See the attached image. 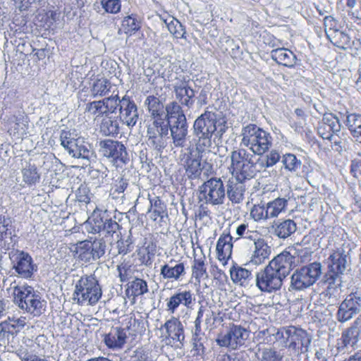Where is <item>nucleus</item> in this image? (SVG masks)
<instances>
[{
  "label": "nucleus",
  "instance_id": "13",
  "mask_svg": "<svg viewBox=\"0 0 361 361\" xmlns=\"http://www.w3.org/2000/svg\"><path fill=\"white\" fill-rule=\"evenodd\" d=\"M361 310V290H356L348 295L341 302L336 314L337 319L345 322Z\"/></svg>",
  "mask_w": 361,
  "mask_h": 361
},
{
  "label": "nucleus",
  "instance_id": "22",
  "mask_svg": "<svg viewBox=\"0 0 361 361\" xmlns=\"http://www.w3.org/2000/svg\"><path fill=\"white\" fill-rule=\"evenodd\" d=\"M245 180L236 176H233L228 180L227 195L232 203L239 204L243 200L244 193L246 190Z\"/></svg>",
  "mask_w": 361,
  "mask_h": 361
},
{
  "label": "nucleus",
  "instance_id": "24",
  "mask_svg": "<svg viewBox=\"0 0 361 361\" xmlns=\"http://www.w3.org/2000/svg\"><path fill=\"white\" fill-rule=\"evenodd\" d=\"M73 157L89 160L92 152L89 149V145L85 142L82 139H75L68 144V146L64 147Z\"/></svg>",
  "mask_w": 361,
  "mask_h": 361
},
{
  "label": "nucleus",
  "instance_id": "3",
  "mask_svg": "<svg viewBox=\"0 0 361 361\" xmlns=\"http://www.w3.org/2000/svg\"><path fill=\"white\" fill-rule=\"evenodd\" d=\"M216 123V115L212 111H205L195 121L193 130L197 137L195 147L198 154L212 152L216 148L212 137L217 130Z\"/></svg>",
  "mask_w": 361,
  "mask_h": 361
},
{
  "label": "nucleus",
  "instance_id": "16",
  "mask_svg": "<svg viewBox=\"0 0 361 361\" xmlns=\"http://www.w3.org/2000/svg\"><path fill=\"white\" fill-rule=\"evenodd\" d=\"M310 343L311 338L305 331L293 326L286 348L293 355H298L307 352Z\"/></svg>",
  "mask_w": 361,
  "mask_h": 361
},
{
  "label": "nucleus",
  "instance_id": "43",
  "mask_svg": "<svg viewBox=\"0 0 361 361\" xmlns=\"http://www.w3.org/2000/svg\"><path fill=\"white\" fill-rule=\"evenodd\" d=\"M89 244V240H84L79 242L77 245V253L80 260L85 262H90L91 261L97 260L94 256L93 257V252L91 250V247Z\"/></svg>",
  "mask_w": 361,
  "mask_h": 361
},
{
  "label": "nucleus",
  "instance_id": "18",
  "mask_svg": "<svg viewBox=\"0 0 361 361\" xmlns=\"http://www.w3.org/2000/svg\"><path fill=\"white\" fill-rule=\"evenodd\" d=\"M271 251V247L269 245L268 242L260 236L253 243V250L250 257V263L253 265L262 264L269 258Z\"/></svg>",
  "mask_w": 361,
  "mask_h": 361
},
{
  "label": "nucleus",
  "instance_id": "20",
  "mask_svg": "<svg viewBox=\"0 0 361 361\" xmlns=\"http://www.w3.org/2000/svg\"><path fill=\"white\" fill-rule=\"evenodd\" d=\"M288 250L283 251L281 254H286L290 257V271L298 263H305L310 260L312 251L309 247H303L301 243H296L293 247H288Z\"/></svg>",
  "mask_w": 361,
  "mask_h": 361
},
{
  "label": "nucleus",
  "instance_id": "32",
  "mask_svg": "<svg viewBox=\"0 0 361 361\" xmlns=\"http://www.w3.org/2000/svg\"><path fill=\"white\" fill-rule=\"evenodd\" d=\"M271 57L277 63L287 67H293L295 63V55L284 48L276 49L271 51Z\"/></svg>",
  "mask_w": 361,
  "mask_h": 361
},
{
  "label": "nucleus",
  "instance_id": "36",
  "mask_svg": "<svg viewBox=\"0 0 361 361\" xmlns=\"http://www.w3.org/2000/svg\"><path fill=\"white\" fill-rule=\"evenodd\" d=\"M232 237L230 235H221L216 244V252L218 259L221 261L226 260L231 255L233 245L231 243Z\"/></svg>",
  "mask_w": 361,
  "mask_h": 361
},
{
  "label": "nucleus",
  "instance_id": "51",
  "mask_svg": "<svg viewBox=\"0 0 361 361\" xmlns=\"http://www.w3.org/2000/svg\"><path fill=\"white\" fill-rule=\"evenodd\" d=\"M250 215L256 222L266 221L269 219L265 204H254L250 209Z\"/></svg>",
  "mask_w": 361,
  "mask_h": 361
},
{
  "label": "nucleus",
  "instance_id": "25",
  "mask_svg": "<svg viewBox=\"0 0 361 361\" xmlns=\"http://www.w3.org/2000/svg\"><path fill=\"white\" fill-rule=\"evenodd\" d=\"M176 99L188 107H190L193 104V98L195 97V91L188 85L185 81L177 82L173 86Z\"/></svg>",
  "mask_w": 361,
  "mask_h": 361
},
{
  "label": "nucleus",
  "instance_id": "62",
  "mask_svg": "<svg viewBox=\"0 0 361 361\" xmlns=\"http://www.w3.org/2000/svg\"><path fill=\"white\" fill-rule=\"evenodd\" d=\"M204 336H192L193 350L196 351V354L200 355L204 352Z\"/></svg>",
  "mask_w": 361,
  "mask_h": 361
},
{
  "label": "nucleus",
  "instance_id": "58",
  "mask_svg": "<svg viewBox=\"0 0 361 361\" xmlns=\"http://www.w3.org/2000/svg\"><path fill=\"white\" fill-rule=\"evenodd\" d=\"M281 156L278 151L273 149L265 157V163L262 162L263 167L269 168L274 166L279 160Z\"/></svg>",
  "mask_w": 361,
  "mask_h": 361
},
{
  "label": "nucleus",
  "instance_id": "64",
  "mask_svg": "<svg viewBox=\"0 0 361 361\" xmlns=\"http://www.w3.org/2000/svg\"><path fill=\"white\" fill-rule=\"evenodd\" d=\"M16 354L22 361H32L35 360V358H37L28 351L27 348L22 346L17 350Z\"/></svg>",
  "mask_w": 361,
  "mask_h": 361
},
{
  "label": "nucleus",
  "instance_id": "35",
  "mask_svg": "<svg viewBox=\"0 0 361 361\" xmlns=\"http://www.w3.org/2000/svg\"><path fill=\"white\" fill-rule=\"evenodd\" d=\"M205 260L206 257L202 253L200 255L195 253L192 266V276L198 283H200L202 279L207 277Z\"/></svg>",
  "mask_w": 361,
  "mask_h": 361
},
{
  "label": "nucleus",
  "instance_id": "57",
  "mask_svg": "<svg viewBox=\"0 0 361 361\" xmlns=\"http://www.w3.org/2000/svg\"><path fill=\"white\" fill-rule=\"evenodd\" d=\"M260 351V350H259ZM282 355L271 348L261 350L260 361H282Z\"/></svg>",
  "mask_w": 361,
  "mask_h": 361
},
{
  "label": "nucleus",
  "instance_id": "46",
  "mask_svg": "<svg viewBox=\"0 0 361 361\" xmlns=\"http://www.w3.org/2000/svg\"><path fill=\"white\" fill-rule=\"evenodd\" d=\"M230 274L233 281L236 283H239L240 285H243L252 275L249 270L240 267L231 268Z\"/></svg>",
  "mask_w": 361,
  "mask_h": 361
},
{
  "label": "nucleus",
  "instance_id": "44",
  "mask_svg": "<svg viewBox=\"0 0 361 361\" xmlns=\"http://www.w3.org/2000/svg\"><path fill=\"white\" fill-rule=\"evenodd\" d=\"M169 31L176 38H185L186 32L182 24L176 19L173 18H169V19L164 20Z\"/></svg>",
  "mask_w": 361,
  "mask_h": 361
},
{
  "label": "nucleus",
  "instance_id": "50",
  "mask_svg": "<svg viewBox=\"0 0 361 361\" xmlns=\"http://www.w3.org/2000/svg\"><path fill=\"white\" fill-rule=\"evenodd\" d=\"M282 163L284 168L290 171L296 172L301 166V161L293 154H286L282 157Z\"/></svg>",
  "mask_w": 361,
  "mask_h": 361
},
{
  "label": "nucleus",
  "instance_id": "4",
  "mask_svg": "<svg viewBox=\"0 0 361 361\" xmlns=\"http://www.w3.org/2000/svg\"><path fill=\"white\" fill-rule=\"evenodd\" d=\"M241 145L249 148L255 154L262 155L272 145L270 133L255 124H248L242 128Z\"/></svg>",
  "mask_w": 361,
  "mask_h": 361
},
{
  "label": "nucleus",
  "instance_id": "27",
  "mask_svg": "<svg viewBox=\"0 0 361 361\" xmlns=\"http://www.w3.org/2000/svg\"><path fill=\"white\" fill-rule=\"evenodd\" d=\"M273 233L279 238H286L295 232L296 224L291 219L277 220L272 224Z\"/></svg>",
  "mask_w": 361,
  "mask_h": 361
},
{
  "label": "nucleus",
  "instance_id": "10",
  "mask_svg": "<svg viewBox=\"0 0 361 361\" xmlns=\"http://www.w3.org/2000/svg\"><path fill=\"white\" fill-rule=\"evenodd\" d=\"M248 336L246 329L240 325L232 324L226 333L218 335L216 342L220 347L237 350L245 345Z\"/></svg>",
  "mask_w": 361,
  "mask_h": 361
},
{
  "label": "nucleus",
  "instance_id": "48",
  "mask_svg": "<svg viewBox=\"0 0 361 361\" xmlns=\"http://www.w3.org/2000/svg\"><path fill=\"white\" fill-rule=\"evenodd\" d=\"M111 84L106 79H98L94 82L92 86L91 94L94 97L104 96L109 92Z\"/></svg>",
  "mask_w": 361,
  "mask_h": 361
},
{
  "label": "nucleus",
  "instance_id": "29",
  "mask_svg": "<svg viewBox=\"0 0 361 361\" xmlns=\"http://www.w3.org/2000/svg\"><path fill=\"white\" fill-rule=\"evenodd\" d=\"M325 32L327 37L334 46L344 50L351 47L350 37L344 32L334 28L325 30Z\"/></svg>",
  "mask_w": 361,
  "mask_h": 361
},
{
  "label": "nucleus",
  "instance_id": "7",
  "mask_svg": "<svg viewBox=\"0 0 361 361\" xmlns=\"http://www.w3.org/2000/svg\"><path fill=\"white\" fill-rule=\"evenodd\" d=\"M322 274L319 262H312L297 269L291 276L290 287L297 290L307 288L320 278Z\"/></svg>",
  "mask_w": 361,
  "mask_h": 361
},
{
  "label": "nucleus",
  "instance_id": "37",
  "mask_svg": "<svg viewBox=\"0 0 361 361\" xmlns=\"http://www.w3.org/2000/svg\"><path fill=\"white\" fill-rule=\"evenodd\" d=\"M149 212L151 213V219L153 221H157L158 218L163 219L164 217L167 216L166 205L159 197L149 198Z\"/></svg>",
  "mask_w": 361,
  "mask_h": 361
},
{
  "label": "nucleus",
  "instance_id": "53",
  "mask_svg": "<svg viewBox=\"0 0 361 361\" xmlns=\"http://www.w3.org/2000/svg\"><path fill=\"white\" fill-rule=\"evenodd\" d=\"M121 26L126 34H131L140 29V23L133 15L125 17Z\"/></svg>",
  "mask_w": 361,
  "mask_h": 361
},
{
  "label": "nucleus",
  "instance_id": "31",
  "mask_svg": "<svg viewBox=\"0 0 361 361\" xmlns=\"http://www.w3.org/2000/svg\"><path fill=\"white\" fill-rule=\"evenodd\" d=\"M199 154L197 157H194L192 154L189 155L184 164L185 173L188 178L195 179L200 177L202 168L201 166L202 155Z\"/></svg>",
  "mask_w": 361,
  "mask_h": 361
},
{
  "label": "nucleus",
  "instance_id": "41",
  "mask_svg": "<svg viewBox=\"0 0 361 361\" xmlns=\"http://www.w3.org/2000/svg\"><path fill=\"white\" fill-rule=\"evenodd\" d=\"M286 204L287 200L284 198H276L265 204L269 219L277 217L285 209Z\"/></svg>",
  "mask_w": 361,
  "mask_h": 361
},
{
  "label": "nucleus",
  "instance_id": "5",
  "mask_svg": "<svg viewBox=\"0 0 361 361\" xmlns=\"http://www.w3.org/2000/svg\"><path fill=\"white\" fill-rule=\"evenodd\" d=\"M102 295V288L93 274L81 276L75 284L73 299L78 304L94 305Z\"/></svg>",
  "mask_w": 361,
  "mask_h": 361
},
{
  "label": "nucleus",
  "instance_id": "9",
  "mask_svg": "<svg viewBox=\"0 0 361 361\" xmlns=\"http://www.w3.org/2000/svg\"><path fill=\"white\" fill-rule=\"evenodd\" d=\"M147 145L160 153L166 147L169 137L168 124L164 119L153 120L147 126Z\"/></svg>",
  "mask_w": 361,
  "mask_h": 361
},
{
  "label": "nucleus",
  "instance_id": "42",
  "mask_svg": "<svg viewBox=\"0 0 361 361\" xmlns=\"http://www.w3.org/2000/svg\"><path fill=\"white\" fill-rule=\"evenodd\" d=\"M236 234L238 236V240L245 241L248 240L254 243L260 237L259 233L255 230L249 228L247 224H242L236 228Z\"/></svg>",
  "mask_w": 361,
  "mask_h": 361
},
{
  "label": "nucleus",
  "instance_id": "17",
  "mask_svg": "<svg viewBox=\"0 0 361 361\" xmlns=\"http://www.w3.org/2000/svg\"><path fill=\"white\" fill-rule=\"evenodd\" d=\"M116 97L111 96L87 104L85 111L95 116H107L116 111Z\"/></svg>",
  "mask_w": 361,
  "mask_h": 361
},
{
  "label": "nucleus",
  "instance_id": "49",
  "mask_svg": "<svg viewBox=\"0 0 361 361\" xmlns=\"http://www.w3.org/2000/svg\"><path fill=\"white\" fill-rule=\"evenodd\" d=\"M331 133L339 132L341 123L339 118L331 113L324 114L322 118V123Z\"/></svg>",
  "mask_w": 361,
  "mask_h": 361
},
{
  "label": "nucleus",
  "instance_id": "52",
  "mask_svg": "<svg viewBox=\"0 0 361 361\" xmlns=\"http://www.w3.org/2000/svg\"><path fill=\"white\" fill-rule=\"evenodd\" d=\"M91 247V250L93 252V256L97 259L101 258L106 251V243L102 238L95 239L94 241L89 240V244Z\"/></svg>",
  "mask_w": 361,
  "mask_h": 361
},
{
  "label": "nucleus",
  "instance_id": "59",
  "mask_svg": "<svg viewBox=\"0 0 361 361\" xmlns=\"http://www.w3.org/2000/svg\"><path fill=\"white\" fill-rule=\"evenodd\" d=\"M132 241L130 237L126 240L120 239L116 243V248L118 255H126L131 251Z\"/></svg>",
  "mask_w": 361,
  "mask_h": 361
},
{
  "label": "nucleus",
  "instance_id": "21",
  "mask_svg": "<svg viewBox=\"0 0 361 361\" xmlns=\"http://www.w3.org/2000/svg\"><path fill=\"white\" fill-rule=\"evenodd\" d=\"M126 329L120 327H112L108 334L104 335V342L111 349H121L126 342Z\"/></svg>",
  "mask_w": 361,
  "mask_h": 361
},
{
  "label": "nucleus",
  "instance_id": "45",
  "mask_svg": "<svg viewBox=\"0 0 361 361\" xmlns=\"http://www.w3.org/2000/svg\"><path fill=\"white\" fill-rule=\"evenodd\" d=\"M27 126L26 122L16 118L14 121L10 123L8 132L17 139H22L23 135L27 133Z\"/></svg>",
  "mask_w": 361,
  "mask_h": 361
},
{
  "label": "nucleus",
  "instance_id": "28",
  "mask_svg": "<svg viewBox=\"0 0 361 361\" xmlns=\"http://www.w3.org/2000/svg\"><path fill=\"white\" fill-rule=\"evenodd\" d=\"M161 328L166 331V337L171 338L173 341H178L180 343L184 341L183 326L178 319L173 317L166 321Z\"/></svg>",
  "mask_w": 361,
  "mask_h": 361
},
{
  "label": "nucleus",
  "instance_id": "63",
  "mask_svg": "<svg viewBox=\"0 0 361 361\" xmlns=\"http://www.w3.org/2000/svg\"><path fill=\"white\" fill-rule=\"evenodd\" d=\"M117 271L118 272L121 281L125 282L129 279L131 272L130 266L121 264L117 266Z\"/></svg>",
  "mask_w": 361,
  "mask_h": 361
},
{
  "label": "nucleus",
  "instance_id": "11",
  "mask_svg": "<svg viewBox=\"0 0 361 361\" xmlns=\"http://www.w3.org/2000/svg\"><path fill=\"white\" fill-rule=\"evenodd\" d=\"M348 254L343 248H338L328 258L329 271L324 281L329 285L334 284L339 276L345 271L348 263Z\"/></svg>",
  "mask_w": 361,
  "mask_h": 361
},
{
  "label": "nucleus",
  "instance_id": "8",
  "mask_svg": "<svg viewBox=\"0 0 361 361\" xmlns=\"http://www.w3.org/2000/svg\"><path fill=\"white\" fill-rule=\"evenodd\" d=\"M201 201L212 206L223 204L226 199V189L219 178H211L199 188Z\"/></svg>",
  "mask_w": 361,
  "mask_h": 361
},
{
  "label": "nucleus",
  "instance_id": "60",
  "mask_svg": "<svg viewBox=\"0 0 361 361\" xmlns=\"http://www.w3.org/2000/svg\"><path fill=\"white\" fill-rule=\"evenodd\" d=\"M76 198L80 202L89 203L90 201V190L86 185H81L76 191Z\"/></svg>",
  "mask_w": 361,
  "mask_h": 361
},
{
  "label": "nucleus",
  "instance_id": "56",
  "mask_svg": "<svg viewBox=\"0 0 361 361\" xmlns=\"http://www.w3.org/2000/svg\"><path fill=\"white\" fill-rule=\"evenodd\" d=\"M101 5L106 13L111 14L119 13L121 8L120 0H102Z\"/></svg>",
  "mask_w": 361,
  "mask_h": 361
},
{
  "label": "nucleus",
  "instance_id": "55",
  "mask_svg": "<svg viewBox=\"0 0 361 361\" xmlns=\"http://www.w3.org/2000/svg\"><path fill=\"white\" fill-rule=\"evenodd\" d=\"M345 123L351 134H353L361 128V115L350 114L347 116Z\"/></svg>",
  "mask_w": 361,
  "mask_h": 361
},
{
  "label": "nucleus",
  "instance_id": "38",
  "mask_svg": "<svg viewBox=\"0 0 361 361\" xmlns=\"http://www.w3.org/2000/svg\"><path fill=\"white\" fill-rule=\"evenodd\" d=\"M149 111L151 114L152 121L157 119H164V105L159 99L154 96H149L145 100Z\"/></svg>",
  "mask_w": 361,
  "mask_h": 361
},
{
  "label": "nucleus",
  "instance_id": "26",
  "mask_svg": "<svg viewBox=\"0 0 361 361\" xmlns=\"http://www.w3.org/2000/svg\"><path fill=\"white\" fill-rule=\"evenodd\" d=\"M173 142L176 147H183L188 134L187 121L168 124Z\"/></svg>",
  "mask_w": 361,
  "mask_h": 361
},
{
  "label": "nucleus",
  "instance_id": "12",
  "mask_svg": "<svg viewBox=\"0 0 361 361\" xmlns=\"http://www.w3.org/2000/svg\"><path fill=\"white\" fill-rule=\"evenodd\" d=\"M13 268L23 279H29L37 271L31 256L24 251L13 250L9 252Z\"/></svg>",
  "mask_w": 361,
  "mask_h": 361
},
{
  "label": "nucleus",
  "instance_id": "39",
  "mask_svg": "<svg viewBox=\"0 0 361 361\" xmlns=\"http://www.w3.org/2000/svg\"><path fill=\"white\" fill-rule=\"evenodd\" d=\"M147 292L148 288L147 282L145 280L139 278H136L133 281H131L126 290V294L128 296H133V298L140 295H142Z\"/></svg>",
  "mask_w": 361,
  "mask_h": 361
},
{
  "label": "nucleus",
  "instance_id": "2",
  "mask_svg": "<svg viewBox=\"0 0 361 361\" xmlns=\"http://www.w3.org/2000/svg\"><path fill=\"white\" fill-rule=\"evenodd\" d=\"M4 283L7 291L13 295L14 303L21 310L34 316H39L45 310L46 302L32 287L13 276L7 277Z\"/></svg>",
  "mask_w": 361,
  "mask_h": 361
},
{
  "label": "nucleus",
  "instance_id": "15",
  "mask_svg": "<svg viewBox=\"0 0 361 361\" xmlns=\"http://www.w3.org/2000/svg\"><path fill=\"white\" fill-rule=\"evenodd\" d=\"M114 97H116V109L119 107L120 121L128 127L135 126L139 118V115L137 105L134 101L126 96L121 99H120L117 94L114 95Z\"/></svg>",
  "mask_w": 361,
  "mask_h": 361
},
{
  "label": "nucleus",
  "instance_id": "14",
  "mask_svg": "<svg viewBox=\"0 0 361 361\" xmlns=\"http://www.w3.org/2000/svg\"><path fill=\"white\" fill-rule=\"evenodd\" d=\"M99 145L103 155L111 159V161L116 166L126 163L128 153L126 147L121 142L112 140H106L101 141Z\"/></svg>",
  "mask_w": 361,
  "mask_h": 361
},
{
  "label": "nucleus",
  "instance_id": "6",
  "mask_svg": "<svg viewBox=\"0 0 361 361\" xmlns=\"http://www.w3.org/2000/svg\"><path fill=\"white\" fill-rule=\"evenodd\" d=\"M229 157L231 165L228 169L233 176L239 177L241 180H249L255 175V156L246 149H235L231 152Z\"/></svg>",
  "mask_w": 361,
  "mask_h": 361
},
{
  "label": "nucleus",
  "instance_id": "30",
  "mask_svg": "<svg viewBox=\"0 0 361 361\" xmlns=\"http://www.w3.org/2000/svg\"><path fill=\"white\" fill-rule=\"evenodd\" d=\"M21 174L23 182L29 186L34 185L40 180V173L36 165L30 161H25L23 164Z\"/></svg>",
  "mask_w": 361,
  "mask_h": 361
},
{
  "label": "nucleus",
  "instance_id": "19",
  "mask_svg": "<svg viewBox=\"0 0 361 361\" xmlns=\"http://www.w3.org/2000/svg\"><path fill=\"white\" fill-rule=\"evenodd\" d=\"M194 300L190 290L178 291L167 299V311L173 314L180 305L187 308H190Z\"/></svg>",
  "mask_w": 361,
  "mask_h": 361
},
{
  "label": "nucleus",
  "instance_id": "23",
  "mask_svg": "<svg viewBox=\"0 0 361 361\" xmlns=\"http://www.w3.org/2000/svg\"><path fill=\"white\" fill-rule=\"evenodd\" d=\"M185 274V265L183 262H176L174 259H171L169 264L161 266L160 275L164 279L178 281Z\"/></svg>",
  "mask_w": 361,
  "mask_h": 361
},
{
  "label": "nucleus",
  "instance_id": "33",
  "mask_svg": "<svg viewBox=\"0 0 361 361\" xmlns=\"http://www.w3.org/2000/svg\"><path fill=\"white\" fill-rule=\"evenodd\" d=\"M361 319L357 318L354 324L344 331L342 334L343 343L345 347L350 346L354 348L360 338V329L358 325L360 324Z\"/></svg>",
  "mask_w": 361,
  "mask_h": 361
},
{
  "label": "nucleus",
  "instance_id": "47",
  "mask_svg": "<svg viewBox=\"0 0 361 361\" xmlns=\"http://www.w3.org/2000/svg\"><path fill=\"white\" fill-rule=\"evenodd\" d=\"M16 8L20 11L28 9L38 10L44 7L47 3L46 0H13Z\"/></svg>",
  "mask_w": 361,
  "mask_h": 361
},
{
  "label": "nucleus",
  "instance_id": "61",
  "mask_svg": "<svg viewBox=\"0 0 361 361\" xmlns=\"http://www.w3.org/2000/svg\"><path fill=\"white\" fill-rule=\"evenodd\" d=\"M104 217L97 216L93 218L92 221H89V224L92 225L91 232L94 233H99L102 231L104 225Z\"/></svg>",
  "mask_w": 361,
  "mask_h": 361
},
{
  "label": "nucleus",
  "instance_id": "34",
  "mask_svg": "<svg viewBox=\"0 0 361 361\" xmlns=\"http://www.w3.org/2000/svg\"><path fill=\"white\" fill-rule=\"evenodd\" d=\"M166 114H164V118H167L166 124L173 123V122H182L186 121V117L182 110L181 106L176 102H173L168 104L166 106Z\"/></svg>",
  "mask_w": 361,
  "mask_h": 361
},
{
  "label": "nucleus",
  "instance_id": "1",
  "mask_svg": "<svg viewBox=\"0 0 361 361\" xmlns=\"http://www.w3.org/2000/svg\"><path fill=\"white\" fill-rule=\"evenodd\" d=\"M290 257L279 254L269 264L256 274V286L262 292L271 293L279 290L283 280L290 274Z\"/></svg>",
  "mask_w": 361,
  "mask_h": 361
},
{
  "label": "nucleus",
  "instance_id": "40",
  "mask_svg": "<svg viewBox=\"0 0 361 361\" xmlns=\"http://www.w3.org/2000/svg\"><path fill=\"white\" fill-rule=\"evenodd\" d=\"M119 123L113 117L104 118L100 124V132L106 136H115L119 133Z\"/></svg>",
  "mask_w": 361,
  "mask_h": 361
},
{
  "label": "nucleus",
  "instance_id": "54",
  "mask_svg": "<svg viewBox=\"0 0 361 361\" xmlns=\"http://www.w3.org/2000/svg\"><path fill=\"white\" fill-rule=\"evenodd\" d=\"M293 326L282 328L273 334L276 341L280 343V346L286 347L289 342Z\"/></svg>",
  "mask_w": 361,
  "mask_h": 361
}]
</instances>
